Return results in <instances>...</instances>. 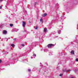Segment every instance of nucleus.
I'll return each mask as SVG.
<instances>
[{
    "mask_svg": "<svg viewBox=\"0 0 78 78\" xmlns=\"http://www.w3.org/2000/svg\"><path fill=\"white\" fill-rule=\"evenodd\" d=\"M37 28H38L37 26L35 28V29H37Z\"/></svg>",
    "mask_w": 78,
    "mask_h": 78,
    "instance_id": "obj_13",
    "label": "nucleus"
},
{
    "mask_svg": "<svg viewBox=\"0 0 78 78\" xmlns=\"http://www.w3.org/2000/svg\"><path fill=\"white\" fill-rule=\"evenodd\" d=\"M23 27H25V22H23Z\"/></svg>",
    "mask_w": 78,
    "mask_h": 78,
    "instance_id": "obj_3",
    "label": "nucleus"
},
{
    "mask_svg": "<svg viewBox=\"0 0 78 78\" xmlns=\"http://www.w3.org/2000/svg\"><path fill=\"white\" fill-rule=\"evenodd\" d=\"M76 61H77V62H78V58L76 59Z\"/></svg>",
    "mask_w": 78,
    "mask_h": 78,
    "instance_id": "obj_16",
    "label": "nucleus"
},
{
    "mask_svg": "<svg viewBox=\"0 0 78 78\" xmlns=\"http://www.w3.org/2000/svg\"><path fill=\"white\" fill-rule=\"evenodd\" d=\"M37 3V2H35V5H36Z\"/></svg>",
    "mask_w": 78,
    "mask_h": 78,
    "instance_id": "obj_19",
    "label": "nucleus"
},
{
    "mask_svg": "<svg viewBox=\"0 0 78 78\" xmlns=\"http://www.w3.org/2000/svg\"><path fill=\"white\" fill-rule=\"evenodd\" d=\"M28 71L29 72H31V69H28Z\"/></svg>",
    "mask_w": 78,
    "mask_h": 78,
    "instance_id": "obj_17",
    "label": "nucleus"
},
{
    "mask_svg": "<svg viewBox=\"0 0 78 78\" xmlns=\"http://www.w3.org/2000/svg\"><path fill=\"white\" fill-rule=\"evenodd\" d=\"M0 1H3V0H0Z\"/></svg>",
    "mask_w": 78,
    "mask_h": 78,
    "instance_id": "obj_22",
    "label": "nucleus"
},
{
    "mask_svg": "<svg viewBox=\"0 0 78 78\" xmlns=\"http://www.w3.org/2000/svg\"><path fill=\"white\" fill-rule=\"evenodd\" d=\"M63 71H64V70H63Z\"/></svg>",
    "mask_w": 78,
    "mask_h": 78,
    "instance_id": "obj_23",
    "label": "nucleus"
},
{
    "mask_svg": "<svg viewBox=\"0 0 78 78\" xmlns=\"http://www.w3.org/2000/svg\"><path fill=\"white\" fill-rule=\"evenodd\" d=\"M22 46H23V47H24V46H25V45L23 44H22Z\"/></svg>",
    "mask_w": 78,
    "mask_h": 78,
    "instance_id": "obj_14",
    "label": "nucleus"
},
{
    "mask_svg": "<svg viewBox=\"0 0 78 78\" xmlns=\"http://www.w3.org/2000/svg\"><path fill=\"white\" fill-rule=\"evenodd\" d=\"M62 74H60L59 75L60 76H62Z\"/></svg>",
    "mask_w": 78,
    "mask_h": 78,
    "instance_id": "obj_11",
    "label": "nucleus"
},
{
    "mask_svg": "<svg viewBox=\"0 0 78 78\" xmlns=\"http://www.w3.org/2000/svg\"><path fill=\"white\" fill-rule=\"evenodd\" d=\"M71 71V70L69 69L68 70H67L66 71V72H70Z\"/></svg>",
    "mask_w": 78,
    "mask_h": 78,
    "instance_id": "obj_9",
    "label": "nucleus"
},
{
    "mask_svg": "<svg viewBox=\"0 0 78 78\" xmlns=\"http://www.w3.org/2000/svg\"><path fill=\"white\" fill-rule=\"evenodd\" d=\"M47 28H45L44 29V32H45V33H46L47 32Z\"/></svg>",
    "mask_w": 78,
    "mask_h": 78,
    "instance_id": "obj_6",
    "label": "nucleus"
},
{
    "mask_svg": "<svg viewBox=\"0 0 78 78\" xmlns=\"http://www.w3.org/2000/svg\"><path fill=\"white\" fill-rule=\"evenodd\" d=\"M40 20V22H41L42 23H43V20H42V19H41Z\"/></svg>",
    "mask_w": 78,
    "mask_h": 78,
    "instance_id": "obj_8",
    "label": "nucleus"
},
{
    "mask_svg": "<svg viewBox=\"0 0 78 78\" xmlns=\"http://www.w3.org/2000/svg\"><path fill=\"white\" fill-rule=\"evenodd\" d=\"M33 56H36V55L35 54H34Z\"/></svg>",
    "mask_w": 78,
    "mask_h": 78,
    "instance_id": "obj_12",
    "label": "nucleus"
},
{
    "mask_svg": "<svg viewBox=\"0 0 78 78\" xmlns=\"http://www.w3.org/2000/svg\"><path fill=\"white\" fill-rule=\"evenodd\" d=\"M53 46H55V45L53 44H49L47 45V47L48 48H50L51 47H53Z\"/></svg>",
    "mask_w": 78,
    "mask_h": 78,
    "instance_id": "obj_1",
    "label": "nucleus"
},
{
    "mask_svg": "<svg viewBox=\"0 0 78 78\" xmlns=\"http://www.w3.org/2000/svg\"><path fill=\"white\" fill-rule=\"evenodd\" d=\"M3 34H7V31L5 30H4L3 31Z\"/></svg>",
    "mask_w": 78,
    "mask_h": 78,
    "instance_id": "obj_2",
    "label": "nucleus"
},
{
    "mask_svg": "<svg viewBox=\"0 0 78 78\" xmlns=\"http://www.w3.org/2000/svg\"><path fill=\"white\" fill-rule=\"evenodd\" d=\"M2 62V60H1V59H0V63H1Z\"/></svg>",
    "mask_w": 78,
    "mask_h": 78,
    "instance_id": "obj_20",
    "label": "nucleus"
},
{
    "mask_svg": "<svg viewBox=\"0 0 78 78\" xmlns=\"http://www.w3.org/2000/svg\"><path fill=\"white\" fill-rule=\"evenodd\" d=\"M2 8V6H0V9Z\"/></svg>",
    "mask_w": 78,
    "mask_h": 78,
    "instance_id": "obj_15",
    "label": "nucleus"
},
{
    "mask_svg": "<svg viewBox=\"0 0 78 78\" xmlns=\"http://www.w3.org/2000/svg\"><path fill=\"white\" fill-rule=\"evenodd\" d=\"M47 15V13H44V14L42 15V16L43 17H45Z\"/></svg>",
    "mask_w": 78,
    "mask_h": 78,
    "instance_id": "obj_4",
    "label": "nucleus"
},
{
    "mask_svg": "<svg viewBox=\"0 0 78 78\" xmlns=\"http://www.w3.org/2000/svg\"><path fill=\"white\" fill-rule=\"evenodd\" d=\"M71 53L72 55H74V51H72L71 52Z\"/></svg>",
    "mask_w": 78,
    "mask_h": 78,
    "instance_id": "obj_5",
    "label": "nucleus"
},
{
    "mask_svg": "<svg viewBox=\"0 0 78 78\" xmlns=\"http://www.w3.org/2000/svg\"><path fill=\"white\" fill-rule=\"evenodd\" d=\"M11 46L12 47H13L15 46V45H14V44H11Z\"/></svg>",
    "mask_w": 78,
    "mask_h": 78,
    "instance_id": "obj_7",
    "label": "nucleus"
},
{
    "mask_svg": "<svg viewBox=\"0 0 78 78\" xmlns=\"http://www.w3.org/2000/svg\"><path fill=\"white\" fill-rule=\"evenodd\" d=\"M10 27H12L13 26V24H10Z\"/></svg>",
    "mask_w": 78,
    "mask_h": 78,
    "instance_id": "obj_10",
    "label": "nucleus"
},
{
    "mask_svg": "<svg viewBox=\"0 0 78 78\" xmlns=\"http://www.w3.org/2000/svg\"><path fill=\"white\" fill-rule=\"evenodd\" d=\"M75 72H77V70L75 69Z\"/></svg>",
    "mask_w": 78,
    "mask_h": 78,
    "instance_id": "obj_21",
    "label": "nucleus"
},
{
    "mask_svg": "<svg viewBox=\"0 0 78 78\" xmlns=\"http://www.w3.org/2000/svg\"><path fill=\"white\" fill-rule=\"evenodd\" d=\"M16 38H14L13 39V41H16Z\"/></svg>",
    "mask_w": 78,
    "mask_h": 78,
    "instance_id": "obj_18",
    "label": "nucleus"
}]
</instances>
